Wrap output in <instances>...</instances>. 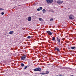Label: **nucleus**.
Segmentation results:
<instances>
[{
    "instance_id": "7ed1b4c3",
    "label": "nucleus",
    "mask_w": 76,
    "mask_h": 76,
    "mask_svg": "<svg viewBox=\"0 0 76 76\" xmlns=\"http://www.w3.org/2000/svg\"><path fill=\"white\" fill-rule=\"evenodd\" d=\"M63 2V1H61L60 0H58L57 1V3H58V4H60L61 3H62Z\"/></svg>"
},
{
    "instance_id": "6ab92c4d",
    "label": "nucleus",
    "mask_w": 76,
    "mask_h": 76,
    "mask_svg": "<svg viewBox=\"0 0 76 76\" xmlns=\"http://www.w3.org/2000/svg\"><path fill=\"white\" fill-rule=\"evenodd\" d=\"M31 38V36H28L27 37V38H28V39H29Z\"/></svg>"
},
{
    "instance_id": "aec40b11",
    "label": "nucleus",
    "mask_w": 76,
    "mask_h": 76,
    "mask_svg": "<svg viewBox=\"0 0 76 76\" xmlns=\"http://www.w3.org/2000/svg\"><path fill=\"white\" fill-rule=\"evenodd\" d=\"M39 9H40V10H42V7H39Z\"/></svg>"
},
{
    "instance_id": "ddd939ff",
    "label": "nucleus",
    "mask_w": 76,
    "mask_h": 76,
    "mask_svg": "<svg viewBox=\"0 0 76 76\" xmlns=\"http://www.w3.org/2000/svg\"><path fill=\"white\" fill-rule=\"evenodd\" d=\"M42 12L43 13H45V12H46V10H45L44 9L42 10Z\"/></svg>"
},
{
    "instance_id": "dca6fc26",
    "label": "nucleus",
    "mask_w": 76,
    "mask_h": 76,
    "mask_svg": "<svg viewBox=\"0 0 76 76\" xmlns=\"http://www.w3.org/2000/svg\"><path fill=\"white\" fill-rule=\"evenodd\" d=\"M39 20H40V21H41V22H42V19L41 18H39Z\"/></svg>"
},
{
    "instance_id": "f3484780",
    "label": "nucleus",
    "mask_w": 76,
    "mask_h": 76,
    "mask_svg": "<svg viewBox=\"0 0 76 76\" xmlns=\"http://www.w3.org/2000/svg\"><path fill=\"white\" fill-rule=\"evenodd\" d=\"M24 64H23V63H22L21 64V66H22V67H23V66H24Z\"/></svg>"
},
{
    "instance_id": "4468645a",
    "label": "nucleus",
    "mask_w": 76,
    "mask_h": 76,
    "mask_svg": "<svg viewBox=\"0 0 76 76\" xmlns=\"http://www.w3.org/2000/svg\"><path fill=\"white\" fill-rule=\"evenodd\" d=\"M55 39H56L55 38V37H52V40H53V41H54V40H55Z\"/></svg>"
},
{
    "instance_id": "1a4fd4ad",
    "label": "nucleus",
    "mask_w": 76,
    "mask_h": 76,
    "mask_svg": "<svg viewBox=\"0 0 76 76\" xmlns=\"http://www.w3.org/2000/svg\"><path fill=\"white\" fill-rule=\"evenodd\" d=\"M34 72H38V68H37L36 69H34Z\"/></svg>"
},
{
    "instance_id": "9b49d317",
    "label": "nucleus",
    "mask_w": 76,
    "mask_h": 76,
    "mask_svg": "<svg viewBox=\"0 0 76 76\" xmlns=\"http://www.w3.org/2000/svg\"><path fill=\"white\" fill-rule=\"evenodd\" d=\"M9 34H13V31H10Z\"/></svg>"
},
{
    "instance_id": "393cba45",
    "label": "nucleus",
    "mask_w": 76,
    "mask_h": 76,
    "mask_svg": "<svg viewBox=\"0 0 76 76\" xmlns=\"http://www.w3.org/2000/svg\"><path fill=\"white\" fill-rule=\"evenodd\" d=\"M1 15H4V12H2L1 13Z\"/></svg>"
},
{
    "instance_id": "6e6552de",
    "label": "nucleus",
    "mask_w": 76,
    "mask_h": 76,
    "mask_svg": "<svg viewBox=\"0 0 76 76\" xmlns=\"http://www.w3.org/2000/svg\"><path fill=\"white\" fill-rule=\"evenodd\" d=\"M28 21H31V20H32V18H31V17H29L28 19Z\"/></svg>"
},
{
    "instance_id": "f257e3e1",
    "label": "nucleus",
    "mask_w": 76,
    "mask_h": 76,
    "mask_svg": "<svg viewBox=\"0 0 76 76\" xmlns=\"http://www.w3.org/2000/svg\"><path fill=\"white\" fill-rule=\"evenodd\" d=\"M69 18L71 20L72 19H74V16H73L72 14H71L69 16Z\"/></svg>"
},
{
    "instance_id": "4be33fe9",
    "label": "nucleus",
    "mask_w": 76,
    "mask_h": 76,
    "mask_svg": "<svg viewBox=\"0 0 76 76\" xmlns=\"http://www.w3.org/2000/svg\"><path fill=\"white\" fill-rule=\"evenodd\" d=\"M46 74H48V73H49V72L48 71H47L46 72V73H45Z\"/></svg>"
},
{
    "instance_id": "f03ea898",
    "label": "nucleus",
    "mask_w": 76,
    "mask_h": 76,
    "mask_svg": "<svg viewBox=\"0 0 76 76\" xmlns=\"http://www.w3.org/2000/svg\"><path fill=\"white\" fill-rule=\"evenodd\" d=\"M46 1L48 3H51L53 1V0H46Z\"/></svg>"
},
{
    "instance_id": "5701e85b",
    "label": "nucleus",
    "mask_w": 76,
    "mask_h": 76,
    "mask_svg": "<svg viewBox=\"0 0 76 76\" xmlns=\"http://www.w3.org/2000/svg\"><path fill=\"white\" fill-rule=\"evenodd\" d=\"M28 67V66H26L25 68L24 69H27V68Z\"/></svg>"
},
{
    "instance_id": "a878e982",
    "label": "nucleus",
    "mask_w": 76,
    "mask_h": 76,
    "mask_svg": "<svg viewBox=\"0 0 76 76\" xmlns=\"http://www.w3.org/2000/svg\"><path fill=\"white\" fill-rule=\"evenodd\" d=\"M36 75H38V74H36Z\"/></svg>"
},
{
    "instance_id": "39448f33",
    "label": "nucleus",
    "mask_w": 76,
    "mask_h": 76,
    "mask_svg": "<svg viewBox=\"0 0 76 76\" xmlns=\"http://www.w3.org/2000/svg\"><path fill=\"white\" fill-rule=\"evenodd\" d=\"M54 48L55 51H56V50H57V51H60V49L58 48L55 47Z\"/></svg>"
},
{
    "instance_id": "2eb2a0df",
    "label": "nucleus",
    "mask_w": 76,
    "mask_h": 76,
    "mask_svg": "<svg viewBox=\"0 0 76 76\" xmlns=\"http://www.w3.org/2000/svg\"><path fill=\"white\" fill-rule=\"evenodd\" d=\"M76 48V47H72L71 48V49H75Z\"/></svg>"
},
{
    "instance_id": "20e7f679",
    "label": "nucleus",
    "mask_w": 76,
    "mask_h": 76,
    "mask_svg": "<svg viewBox=\"0 0 76 76\" xmlns=\"http://www.w3.org/2000/svg\"><path fill=\"white\" fill-rule=\"evenodd\" d=\"M26 58V56L24 55L23 56L21 57V59L23 60H24Z\"/></svg>"
},
{
    "instance_id": "b1692460",
    "label": "nucleus",
    "mask_w": 76,
    "mask_h": 76,
    "mask_svg": "<svg viewBox=\"0 0 76 76\" xmlns=\"http://www.w3.org/2000/svg\"><path fill=\"white\" fill-rule=\"evenodd\" d=\"M37 11H40V9H39L38 8L37 9Z\"/></svg>"
},
{
    "instance_id": "9d476101",
    "label": "nucleus",
    "mask_w": 76,
    "mask_h": 76,
    "mask_svg": "<svg viewBox=\"0 0 76 76\" xmlns=\"http://www.w3.org/2000/svg\"><path fill=\"white\" fill-rule=\"evenodd\" d=\"M37 69H38V72L39 71H41L42 70L41 68H38Z\"/></svg>"
},
{
    "instance_id": "f8f14e48",
    "label": "nucleus",
    "mask_w": 76,
    "mask_h": 76,
    "mask_svg": "<svg viewBox=\"0 0 76 76\" xmlns=\"http://www.w3.org/2000/svg\"><path fill=\"white\" fill-rule=\"evenodd\" d=\"M40 75H45V74H46V73H45L44 72H40Z\"/></svg>"
},
{
    "instance_id": "412c9836",
    "label": "nucleus",
    "mask_w": 76,
    "mask_h": 76,
    "mask_svg": "<svg viewBox=\"0 0 76 76\" xmlns=\"http://www.w3.org/2000/svg\"><path fill=\"white\" fill-rule=\"evenodd\" d=\"M53 20V18H51L50 19V21H52V20Z\"/></svg>"
},
{
    "instance_id": "a211bd4d",
    "label": "nucleus",
    "mask_w": 76,
    "mask_h": 76,
    "mask_svg": "<svg viewBox=\"0 0 76 76\" xmlns=\"http://www.w3.org/2000/svg\"><path fill=\"white\" fill-rule=\"evenodd\" d=\"M4 10V9L1 8H0V10Z\"/></svg>"
},
{
    "instance_id": "423d86ee",
    "label": "nucleus",
    "mask_w": 76,
    "mask_h": 76,
    "mask_svg": "<svg viewBox=\"0 0 76 76\" xmlns=\"http://www.w3.org/2000/svg\"><path fill=\"white\" fill-rule=\"evenodd\" d=\"M47 33H48V34H49L50 35H52V33L50 32V31H48L46 32Z\"/></svg>"
},
{
    "instance_id": "0eeeda50",
    "label": "nucleus",
    "mask_w": 76,
    "mask_h": 76,
    "mask_svg": "<svg viewBox=\"0 0 76 76\" xmlns=\"http://www.w3.org/2000/svg\"><path fill=\"white\" fill-rule=\"evenodd\" d=\"M57 39L58 42H59V43H60V39L58 38V37H57Z\"/></svg>"
}]
</instances>
